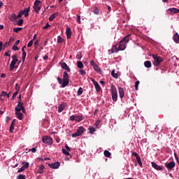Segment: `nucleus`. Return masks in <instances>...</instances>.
<instances>
[{
    "mask_svg": "<svg viewBox=\"0 0 179 179\" xmlns=\"http://www.w3.org/2000/svg\"><path fill=\"white\" fill-rule=\"evenodd\" d=\"M19 43H20V41L17 40L14 44V45H17L19 44Z\"/></svg>",
    "mask_w": 179,
    "mask_h": 179,
    "instance_id": "58",
    "label": "nucleus"
},
{
    "mask_svg": "<svg viewBox=\"0 0 179 179\" xmlns=\"http://www.w3.org/2000/svg\"><path fill=\"white\" fill-rule=\"evenodd\" d=\"M65 148H66V150H67L68 152H71V148L68 146V145H65Z\"/></svg>",
    "mask_w": 179,
    "mask_h": 179,
    "instance_id": "50",
    "label": "nucleus"
},
{
    "mask_svg": "<svg viewBox=\"0 0 179 179\" xmlns=\"http://www.w3.org/2000/svg\"><path fill=\"white\" fill-rule=\"evenodd\" d=\"M78 22L79 23H80V16H78Z\"/></svg>",
    "mask_w": 179,
    "mask_h": 179,
    "instance_id": "63",
    "label": "nucleus"
},
{
    "mask_svg": "<svg viewBox=\"0 0 179 179\" xmlns=\"http://www.w3.org/2000/svg\"><path fill=\"white\" fill-rule=\"evenodd\" d=\"M111 75L113 78H115V79H118V74L117 73H115V70H113L111 71Z\"/></svg>",
    "mask_w": 179,
    "mask_h": 179,
    "instance_id": "26",
    "label": "nucleus"
},
{
    "mask_svg": "<svg viewBox=\"0 0 179 179\" xmlns=\"http://www.w3.org/2000/svg\"><path fill=\"white\" fill-rule=\"evenodd\" d=\"M29 150H31L33 153H36L37 152V149H36V148H34Z\"/></svg>",
    "mask_w": 179,
    "mask_h": 179,
    "instance_id": "55",
    "label": "nucleus"
},
{
    "mask_svg": "<svg viewBox=\"0 0 179 179\" xmlns=\"http://www.w3.org/2000/svg\"><path fill=\"white\" fill-rule=\"evenodd\" d=\"M5 76H6V75H5V73H2V74L1 75V78H5Z\"/></svg>",
    "mask_w": 179,
    "mask_h": 179,
    "instance_id": "62",
    "label": "nucleus"
},
{
    "mask_svg": "<svg viewBox=\"0 0 179 179\" xmlns=\"http://www.w3.org/2000/svg\"><path fill=\"white\" fill-rule=\"evenodd\" d=\"M17 93H19V92H15L13 93V96H12V100H13V99H14L15 97H16V96H17Z\"/></svg>",
    "mask_w": 179,
    "mask_h": 179,
    "instance_id": "51",
    "label": "nucleus"
},
{
    "mask_svg": "<svg viewBox=\"0 0 179 179\" xmlns=\"http://www.w3.org/2000/svg\"><path fill=\"white\" fill-rule=\"evenodd\" d=\"M15 111H22V113H26V110L24 109V107L23 106V103L21 100L18 101V104L15 108Z\"/></svg>",
    "mask_w": 179,
    "mask_h": 179,
    "instance_id": "6",
    "label": "nucleus"
},
{
    "mask_svg": "<svg viewBox=\"0 0 179 179\" xmlns=\"http://www.w3.org/2000/svg\"><path fill=\"white\" fill-rule=\"evenodd\" d=\"M19 60H12L10 65V71H13L14 68H16L15 66L16 65V62H17Z\"/></svg>",
    "mask_w": 179,
    "mask_h": 179,
    "instance_id": "20",
    "label": "nucleus"
},
{
    "mask_svg": "<svg viewBox=\"0 0 179 179\" xmlns=\"http://www.w3.org/2000/svg\"><path fill=\"white\" fill-rule=\"evenodd\" d=\"M112 99L113 101H117V99H118V94L115 88L112 89Z\"/></svg>",
    "mask_w": 179,
    "mask_h": 179,
    "instance_id": "9",
    "label": "nucleus"
},
{
    "mask_svg": "<svg viewBox=\"0 0 179 179\" xmlns=\"http://www.w3.org/2000/svg\"><path fill=\"white\" fill-rule=\"evenodd\" d=\"M29 166V162L24 163V165L17 171V173H22V171H24V170H26V169H27Z\"/></svg>",
    "mask_w": 179,
    "mask_h": 179,
    "instance_id": "13",
    "label": "nucleus"
},
{
    "mask_svg": "<svg viewBox=\"0 0 179 179\" xmlns=\"http://www.w3.org/2000/svg\"><path fill=\"white\" fill-rule=\"evenodd\" d=\"M92 83L95 86L96 92H100L101 90V87H100V85H99V83H97V81L92 80Z\"/></svg>",
    "mask_w": 179,
    "mask_h": 179,
    "instance_id": "15",
    "label": "nucleus"
},
{
    "mask_svg": "<svg viewBox=\"0 0 179 179\" xmlns=\"http://www.w3.org/2000/svg\"><path fill=\"white\" fill-rule=\"evenodd\" d=\"M25 48H26V46H24V47L22 48V52H26V51L24 50Z\"/></svg>",
    "mask_w": 179,
    "mask_h": 179,
    "instance_id": "61",
    "label": "nucleus"
},
{
    "mask_svg": "<svg viewBox=\"0 0 179 179\" xmlns=\"http://www.w3.org/2000/svg\"><path fill=\"white\" fill-rule=\"evenodd\" d=\"M90 65H92V66H93V69L96 72H100V68L99 67L97 64H96V62H94V61H91Z\"/></svg>",
    "mask_w": 179,
    "mask_h": 179,
    "instance_id": "11",
    "label": "nucleus"
},
{
    "mask_svg": "<svg viewBox=\"0 0 179 179\" xmlns=\"http://www.w3.org/2000/svg\"><path fill=\"white\" fill-rule=\"evenodd\" d=\"M69 85V76L66 71H64L63 73V84L62 87H66Z\"/></svg>",
    "mask_w": 179,
    "mask_h": 179,
    "instance_id": "2",
    "label": "nucleus"
},
{
    "mask_svg": "<svg viewBox=\"0 0 179 179\" xmlns=\"http://www.w3.org/2000/svg\"><path fill=\"white\" fill-rule=\"evenodd\" d=\"M17 179H26V176L24 175H20L18 176Z\"/></svg>",
    "mask_w": 179,
    "mask_h": 179,
    "instance_id": "45",
    "label": "nucleus"
},
{
    "mask_svg": "<svg viewBox=\"0 0 179 179\" xmlns=\"http://www.w3.org/2000/svg\"><path fill=\"white\" fill-rule=\"evenodd\" d=\"M71 121H76V122H80L83 120V116L82 115H71L70 117Z\"/></svg>",
    "mask_w": 179,
    "mask_h": 179,
    "instance_id": "7",
    "label": "nucleus"
},
{
    "mask_svg": "<svg viewBox=\"0 0 179 179\" xmlns=\"http://www.w3.org/2000/svg\"><path fill=\"white\" fill-rule=\"evenodd\" d=\"M66 34L67 38H71L72 36V31L71 30V28H69V27H66Z\"/></svg>",
    "mask_w": 179,
    "mask_h": 179,
    "instance_id": "17",
    "label": "nucleus"
},
{
    "mask_svg": "<svg viewBox=\"0 0 179 179\" xmlns=\"http://www.w3.org/2000/svg\"><path fill=\"white\" fill-rule=\"evenodd\" d=\"M174 157H175V159L177 162V163H179V159H178V157L177 156V153H174Z\"/></svg>",
    "mask_w": 179,
    "mask_h": 179,
    "instance_id": "46",
    "label": "nucleus"
},
{
    "mask_svg": "<svg viewBox=\"0 0 179 179\" xmlns=\"http://www.w3.org/2000/svg\"><path fill=\"white\" fill-rule=\"evenodd\" d=\"M13 50L14 51H17V50H19V48L16 45H13Z\"/></svg>",
    "mask_w": 179,
    "mask_h": 179,
    "instance_id": "44",
    "label": "nucleus"
},
{
    "mask_svg": "<svg viewBox=\"0 0 179 179\" xmlns=\"http://www.w3.org/2000/svg\"><path fill=\"white\" fill-rule=\"evenodd\" d=\"M49 167H50V169H59V166H61V164H59V162H55L53 164H48Z\"/></svg>",
    "mask_w": 179,
    "mask_h": 179,
    "instance_id": "12",
    "label": "nucleus"
},
{
    "mask_svg": "<svg viewBox=\"0 0 179 179\" xmlns=\"http://www.w3.org/2000/svg\"><path fill=\"white\" fill-rule=\"evenodd\" d=\"M152 58L154 59L153 65H155V66H159V65H160L163 61V59L157 55H152Z\"/></svg>",
    "mask_w": 179,
    "mask_h": 179,
    "instance_id": "3",
    "label": "nucleus"
},
{
    "mask_svg": "<svg viewBox=\"0 0 179 179\" xmlns=\"http://www.w3.org/2000/svg\"><path fill=\"white\" fill-rule=\"evenodd\" d=\"M48 27H50V24L46 23L45 25L43 27V29H46Z\"/></svg>",
    "mask_w": 179,
    "mask_h": 179,
    "instance_id": "53",
    "label": "nucleus"
},
{
    "mask_svg": "<svg viewBox=\"0 0 179 179\" xmlns=\"http://www.w3.org/2000/svg\"><path fill=\"white\" fill-rule=\"evenodd\" d=\"M34 10L36 13H38L41 10V1L40 0H36L34 1Z\"/></svg>",
    "mask_w": 179,
    "mask_h": 179,
    "instance_id": "4",
    "label": "nucleus"
},
{
    "mask_svg": "<svg viewBox=\"0 0 179 179\" xmlns=\"http://www.w3.org/2000/svg\"><path fill=\"white\" fill-rule=\"evenodd\" d=\"M89 131H90V134H94V131L96 130L93 127H90Z\"/></svg>",
    "mask_w": 179,
    "mask_h": 179,
    "instance_id": "38",
    "label": "nucleus"
},
{
    "mask_svg": "<svg viewBox=\"0 0 179 179\" xmlns=\"http://www.w3.org/2000/svg\"><path fill=\"white\" fill-rule=\"evenodd\" d=\"M21 11H22V15H24L25 17H27L30 12V7L25 8L24 10H21Z\"/></svg>",
    "mask_w": 179,
    "mask_h": 179,
    "instance_id": "18",
    "label": "nucleus"
},
{
    "mask_svg": "<svg viewBox=\"0 0 179 179\" xmlns=\"http://www.w3.org/2000/svg\"><path fill=\"white\" fill-rule=\"evenodd\" d=\"M11 19L16 20V19H17V15H16V14H13Z\"/></svg>",
    "mask_w": 179,
    "mask_h": 179,
    "instance_id": "49",
    "label": "nucleus"
},
{
    "mask_svg": "<svg viewBox=\"0 0 179 179\" xmlns=\"http://www.w3.org/2000/svg\"><path fill=\"white\" fill-rule=\"evenodd\" d=\"M58 16V13H55L49 17L50 22H52L54 18Z\"/></svg>",
    "mask_w": 179,
    "mask_h": 179,
    "instance_id": "23",
    "label": "nucleus"
},
{
    "mask_svg": "<svg viewBox=\"0 0 179 179\" xmlns=\"http://www.w3.org/2000/svg\"><path fill=\"white\" fill-rule=\"evenodd\" d=\"M15 90L17 92H19V90H20V87L19 86V84L15 85Z\"/></svg>",
    "mask_w": 179,
    "mask_h": 179,
    "instance_id": "42",
    "label": "nucleus"
},
{
    "mask_svg": "<svg viewBox=\"0 0 179 179\" xmlns=\"http://www.w3.org/2000/svg\"><path fill=\"white\" fill-rule=\"evenodd\" d=\"M76 58H77V59H82V55H80V54L77 55Z\"/></svg>",
    "mask_w": 179,
    "mask_h": 179,
    "instance_id": "54",
    "label": "nucleus"
},
{
    "mask_svg": "<svg viewBox=\"0 0 179 179\" xmlns=\"http://www.w3.org/2000/svg\"><path fill=\"white\" fill-rule=\"evenodd\" d=\"M31 45H33V40H31L28 44H27V47H31Z\"/></svg>",
    "mask_w": 179,
    "mask_h": 179,
    "instance_id": "48",
    "label": "nucleus"
},
{
    "mask_svg": "<svg viewBox=\"0 0 179 179\" xmlns=\"http://www.w3.org/2000/svg\"><path fill=\"white\" fill-rule=\"evenodd\" d=\"M165 166L166 169H168V170H173V169L176 167V162H171L169 163H165Z\"/></svg>",
    "mask_w": 179,
    "mask_h": 179,
    "instance_id": "10",
    "label": "nucleus"
},
{
    "mask_svg": "<svg viewBox=\"0 0 179 179\" xmlns=\"http://www.w3.org/2000/svg\"><path fill=\"white\" fill-rule=\"evenodd\" d=\"M132 155L134 156L135 157H138L139 156V155H138V153H136V152H134L132 153Z\"/></svg>",
    "mask_w": 179,
    "mask_h": 179,
    "instance_id": "57",
    "label": "nucleus"
},
{
    "mask_svg": "<svg viewBox=\"0 0 179 179\" xmlns=\"http://www.w3.org/2000/svg\"><path fill=\"white\" fill-rule=\"evenodd\" d=\"M26 55H27L26 52H22V61H24L26 59Z\"/></svg>",
    "mask_w": 179,
    "mask_h": 179,
    "instance_id": "39",
    "label": "nucleus"
},
{
    "mask_svg": "<svg viewBox=\"0 0 179 179\" xmlns=\"http://www.w3.org/2000/svg\"><path fill=\"white\" fill-rule=\"evenodd\" d=\"M83 132H85V128L80 127L78 128L77 132L72 134V137L76 138V136H80V135H82V134H83Z\"/></svg>",
    "mask_w": 179,
    "mask_h": 179,
    "instance_id": "8",
    "label": "nucleus"
},
{
    "mask_svg": "<svg viewBox=\"0 0 179 179\" xmlns=\"http://www.w3.org/2000/svg\"><path fill=\"white\" fill-rule=\"evenodd\" d=\"M6 94H7L6 92L3 91V92H1V94L0 96H1V97H2V96H3V97H5V96H6Z\"/></svg>",
    "mask_w": 179,
    "mask_h": 179,
    "instance_id": "52",
    "label": "nucleus"
},
{
    "mask_svg": "<svg viewBox=\"0 0 179 179\" xmlns=\"http://www.w3.org/2000/svg\"><path fill=\"white\" fill-rule=\"evenodd\" d=\"M5 56H6V57H10V55L9 54V52H6L5 53Z\"/></svg>",
    "mask_w": 179,
    "mask_h": 179,
    "instance_id": "60",
    "label": "nucleus"
},
{
    "mask_svg": "<svg viewBox=\"0 0 179 179\" xmlns=\"http://www.w3.org/2000/svg\"><path fill=\"white\" fill-rule=\"evenodd\" d=\"M22 15H23V11L20 10L18 15H17V19L22 17Z\"/></svg>",
    "mask_w": 179,
    "mask_h": 179,
    "instance_id": "40",
    "label": "nucleus"
},
{
    "mask_svg": "<svg viewBox=\"0 0 179 179\" xmlns=\"http://www.w3.org/2000/svg\"><path fill=\"white\" fill-rule=\"evenodd\" d=\"M22 27H16V28H13V31L14 33H19V31H20V30H22Z\"/></svg>",
    "mask_w": 179,
    "mask_h": 179,
    "instance_id": "31",
    "label": "nucleus"
},
{
    "mask_svg": "<svg viewBox=\"0 0 179 179\" xmlns=\"http://www.w3.org/2000/svg\"><path fill=\"white\" fill-rule=\"evenodd\" d=\"M13 58V61H19V59H17V55H14L12 56Z\"/></svg>",
    "mask_w": 179,
    "mask_h": 179,
    "instance_id": "41",
    "label": "nucleus"
},
{
    "mask_svg": "<svg viewBox=\"0 0 179 179\" xmlns=\"http://www.w3.org/2000/svg\"><path fill=\"white\" fill-rule=\"evenodd\" d=\"M82 93H83V90L82 89V87H80L78 90V96H80V94H82Z\"/></svg>",
    "mask_w": 179,
    "mask_h": 179,
    "instance_id": "35",
    "label": "nucleus"
},
{
    "mask_svg": "<svg viewBox=\"0 0 179 179\" xmlns=\"http://www.w3.org/2000/svg\"><path fill=\"white\" fill-rule=\"evenodd\" d=\"M18 26H22L23 24V20L20 19L17 22Z\"/></svg>",
    "mask_w": 179,
    "mask_h": 179,
    "instance_id": "36",
    "label": "nucleus"
},
{
    "mask_svg": "<svg viewBox=\"0 0 179 179\" xmlns=\"http://www.w3.org/2000/svg\"><path fill=\"white\" fill-rule=\"evenodd\" d=\"M173 41L179 44V34L178 33H176L173 36Z\"/></svg>",
    "mask_w": 179,
    "mask_h": 179,
    "instance_id": "22",
    "label": "nucleus"
},
{
    "mask_svg": "<svg viewBox=\"0 0 179 179\" xmlns=\"http://www.w3.org/2000/svg\"><path fill=\"white\" fill-rule=\"evenodd\" d=\"M44 169H45L44 165L41 166L38 171L39 174H43V171L44 170Z\"/></svg>",
    "mask_w": 179,
    "mask_h": 179,
    "instance_id": "34",
    "label": "nucleus"
},
{
    "mask_svg": "<svg viewBox=\"0 0 179 179\" xmlns=\"http://www.w3.org/2000/svg\"><path fill=\"white\" fill-rule=\"evenodd\" d=\"M64 108H65V107L64 106V105L60 104V105L59 106V109H58L59 113H62V111H64Z\"/></svg>",
    "mask_w": 179,
    "mask_h": 179,
    "instance_id": "29",
    "label": "nucleus"
},
{
    "mask_svg": "<svg viewBox=\"0 0 179 179\" xmlns=\"http://www.w3.org/2000/svg\"><path fill=\"white\" fill-rule=\"evenodd\" d=\"M103 153L106 157H110L111 156V153L108 150H105Z\"/></svg>",
    "mask_w": 179,
    "mask_h": 179,
    "instance_id": "30",
    "label": "nucleus"
},
{
    "mask_svg": "<svg viewBox=\"0 0 179 179\" xmlns=\"http://www.w3.org/2000/svg\"><path fill=\"white\" fill-rule=\"evenodd\" d=\"M43 59H48V56H47V55L44 56Z\"/></svg>",
    "mask_w": 179,
    "mask_h": 179,
    "instance_id": "64",
    "label": "nucleus"
},
{
    "mask_svg": "<svg viewBox=\"0 0 179 179\" xmlns=\"http://www.w3.org/2000/svg\"><path fill=\"white\" fill-rule=\"evenodd\" d=\"M167 13H169L171 14V13H179V10L178 8H169L167 10H166Z\"/></svg>",
    "mask_w": 179,
    "mask_h": 179,
    "instance_id": "16",
    "label": "nucleus"
},
{
    "mask_svg": "<svg viewBox=\"0 0 179 179\" xmlns=\"http://www.w3.org/2000/svg\"><path fill=\"white\" fill-rule=\"evenodd\" d=\"M15 115L17 116V118H18V120H23V114L20 111H15Z\"/></svg>",
    "mask_w": 179,
    "mask_h": 179,
    "instance_id": "21",
    "label": "nucleus"
},
{
    "mask_svg": "<svg viewBox=\"0 0 179 179\" xmlns=\"http://www.w3.org/2000/svg\"><path fill=\"white\" fill-rule=\"evenodd\" d=\"M129 43V35L123 38L119 43L118 47L117 45H113L111 50H108V54H114V52H118V51H124L127 48V44Z\"/></svg>",
    "mask_w": 179,
    "mask_h": 179,
    "instance_id": "1",
    "label": "nucleus"
},
{
    "mask_svg": "<svg viewBox=\"0 0 179 179\" xmlns=\"http://www.w3.org/2000/svg\"><path fill=\"white\" fill-rule=\"evenodd\" d=\"M152 166L154 169H155V170H158V171L163 170V168H162V166H159V165H157V164H156L155 162H152Z\"/></svg>",
    "mask_w": 179,
    "mask_h": 179,
    "instance_id": "19",
    "label": "nucleus"
},
{
    "mask_svg": "<svg viewBox=\"0 0 179 179\" xmlns=\"http://www.w3.org/2000/svg\"><path fill=\"white\" fill-rule=\"evenodd\" d=\"M60 64L63 69H64L65 71H67V72H71V69L69 68V66H68V64H66V63L61 62Z\"/></svg>",
    "mask_w": 179,
    "mask_h": 179,
    "instance_id": "14",
    "label": "nucleus"
},
{
    "mask_svg": "<svg viewBox=\"0 0 179 179\" xmlns=\"http://www.w3.org/2000/svg\"><path fill=\"white\" fill-rule=\"evenodd\" d=\"M42 142L50 146L52 145V138L49 136H45L42 138Z\"/></svg>",
    "mask_w": 179,
    "mask_h": 179,
    "instance_id": "5",
    "label": "nucleus"
},
{
    "mask_svg": "<svg viewBox=\"0 0 179 179\" xmlns=\"http://www.w3.org/2000/svg\"><path fill=\"white\" fill-rule=\"evenodd\" d=\"M62 152H63L64 155H66V156H71L69 151H67V150H65L63 148Z\"/></svg>",
    "mask_w": 179,
    "mask_h": 179,
    "instance_id": "32",
    "label": "nucleus"
},
{
    "mask_svg": "<svg viewBox=\"0 0 179 179\" xmlns=\"http://www.w3.org/2000/svg\"><path fill=\"white\" fill-rule=\"evenodd\" d=\"M144 65H145V68H152V63H150V62H149V61L145 62Z\"/></svg>",
    "mask_w": 179,
    "mask_h": 179,
    "instance_id": "25",
    "label": "nucleus"
},
{
    "mask_svg": "<svg viewBox=\"0 0 179 179\" xmlns=\"http://www.w3.org/2000/svg\"><path fill=\"white\" fill-rule=\"evenodd\" d=\"M57 43H64V38H62V37H61V36H57Z\"/></svg>",
    "mask_w": 179,
    "mask_h": 179,
    "instance_id": "33",
    "label": "nucleus"
},
{
    "mask_svg": "<svg viewBox=\"0 0 179 179\" xmlns=\"http://www.w3.org/2000/svg\"><path fill=\"white\" fill-rule=\"evenodd\" d=\"M94 13L95 15H99V10H94Z\"/></svg>",
    "mask_w": 179,
    "mask_h": 179,
    "instance_id": "59",
    "label": "nucleus"
},
{
    "mask_svg": "<svg viewBox=\"0 0 179 179\" xmlns=\"http://www.w3.org/2000/svg\"><path fill=\"white\" fill-rule=\"evenodd\" d=\"M13 129H15V120H13L10 127V132H13Z\"/></svg>",
    "mask_w": 179,
    "mask_h": 179,
    "instance_id": "27",
    "label": "nucleus"
},
{
    "mask_svg": "<svg viewBox=\"0 0 179 179\" xmlns=\"http://www.w3.org/2000/svg\"><path fill=\"white\" fill-rule=\"evenodd\" d=\"M138 86H139V81H136L135 83V89L138 90Z\"/></svg>",
    "mask_w": 179,
    "mask_h": 179,
    "instance_id": "47",
    "label": "nucleus"
},
{
    "mask_svg": "<svg viewBox=\"0 0 179 179\" xmlns=\"http://www.w3.org/2000/svg\"><path fill=\"white\" fill-rule=\"evenodd\" d=\"M119 94H120V99H122V97H124V89L119 87Z\"/></svg>",
    "mask_w": 179,
    "mask_h": 179,
    "instance_id": "24",
    "label": "nucleus"
},
{
    "mask_svg": "<svg viewBox=\"0 0 179 179\" xmlns=\"http://www.w3.org/2000/svg\"><path fill=\"white\" fill-rule=\"evenodd\" d=\"M138 163H139L140 162H142L141 159V157L138 155L137 157H136Z\"/></svg>",
    "mask_w": 179,
    "mask_h": 179,
    "instance_id": "56",
    "label": "nucleus"
},
{
    "mask_svg": "<svg viewBox=\"0 0 179 179\" xmlns=\"http://www.w3.org/2000/svg\"><path fill=\"white\" fill-rule=\"evenodd\" d=\"M80 73L82 76H85V75H86V71H85V70H80Z\"/></svg>",
    "mask_w": 179,
    "mask_h": 179,
    "instance_id": "43",
    "label": "nucleus"
},
{
    "mask_svg": "<svg viewBox=\"0 0 179 179\" xmlns=\"http://www.w3.org/2000/svg\"><path fill=\"white\" fill-rule=\"evenodd\" d=\"M57 80H58V83H59V85H62H62L64 84V81H62V78L58 77Z\"/></svg>",
    "mask_w": 179,
    "mask_h": 179,
    "instance_id": "37",
    "label": "nucleus"
},
{
    "mask_svg": "<svg viewBox=\"0 0 179 179\" xmlns=\"http://www.w3.org/2000/svg\"><path fill=\"white\" fill-rule=\"evenodd\" d=\"M77 66L79 69H82V68H83V63L81 61H78L77 62Z\"/></svg>",
    "mask_w": 179,
    "mask_h": 179,
    "instance_id": "28",
    "label": "nucleus"
}]
</instances>
